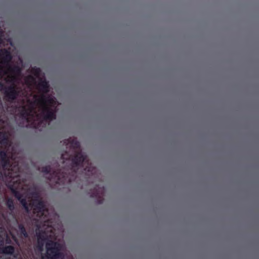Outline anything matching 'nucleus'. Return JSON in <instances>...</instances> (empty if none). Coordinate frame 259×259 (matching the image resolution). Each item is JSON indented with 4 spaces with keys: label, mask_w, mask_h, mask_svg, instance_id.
<instances>
[{
    "label": "nucleus",
    "mask_w": 259,
    "mask_h": 259,
    "mask_svg": "<svg viewBox=\"0 0 259 259\" xmlns=\"http://www.w3.org/2000/svg\"><path fill=\"white\" fill-rule=\"evenodd\" d=\"M41 107V111L38 113L35 103L32 102L27 109L24 108V116L30 127L39 128L44 121H51L56 118L57 101L50 95L42 94L36 100Z\"/></svg>",
    "instance_id": "nucleus-1"
},
{
    "label": "nucleus",
    "mask_w": 259,
    "mask_h": 259,
    "mask_svg": "<svg viewBox=\"0 0 259 259\" xmlns=\"http://www.w3.org/2000/svg\"><path fill=\"white\" fill-rule=\"evenodd\" d=\"M65 143H69L72 151L74 155L65 151L61 154V159L62 160L63 164L66 163L73 175H76L79 167H83V172L86 176V178H90L93 176L96 172V168L93 166L92 163L87 159V155L83 154L81 151H77L80 149V143L76 140L68 139L66 141Z\"/></svg>",
    "instance_id": "nucleus-2"
},
{
    "label": "nucleus",
    "mask_w": 259,
    "mask_h": 259,
    "mask_svg": "<svg viewBox=\"0 0 259 259\" xmlns=\"http://www.w3.org/2000/svg\"><path fill=\"white\" fill-rule=\"evenodd\" d=\"M28 197L30 199V203L28 204L25 199L22 200V204L27 212L31 209L36 217L40 221L45 223L49 221V212L45 202L40 197L38 192L33 187L29 188L27 191Z\"/></svg>",
    "instance_id": "nucleus-3"
},
{
    "label": "nucleus",
    "mask_w": 259,
    "mask_h": 259,
    "mask_svg": "<svg viewBox=\"0 0 259 259\" xmlns=\"http://www.w3.org/2000/svg\"><path fill=\"white\" fill-rule=\"evenodd\" d=\"M0 178L6 183V185L16 198V164H11L5 150L0 151Z\"/></svg>",
    "instance_id": "nucleus-4"
},
{
    "label": "nucleus",
    "mask_w": 259,
    "mask_h": 259,
    "mask_svg": "<svg viewBox=\"0 0 259 259\" xmlns=\"http://www.w3.org/2000/svg\"><path fill=\"white\" fill-rule=\"evenodd\" d=\"M64 166L62 168H58L55 170H52L50 165L44 166L41 168V171L46 174L50 175V180H54L56 184L64 185L69 184L76 178V175H73L69 170L68 166L63 164Z\"/></svg>",
    "instance_id": "nucleus-5"
},
{
    "label": "nucleus",
    "mask_w": 259,
    "mask_h": 259,
    "mask_svg": "<svg viewBox=\"0 0 259 259\" xmlns=\"http://www.w3.org/2000/svg\"><path fill=\"white\" fill-rule=\"evenodd\" d=\"M62 245L56 241L48 240L46 243L47 257L48 259H64V254L61 251Z\"/></svg>",
    "instance_id": "nucleus-6"
},
{
    "label": "nucleus",
    "mask_w": 259,
    "mask_h": 259,
    "mask_svg": "<svg viewBox=\"0 0 259 259\" xmlns=\"http://www.w3.org/2000/svg\"><path fill=\"white\" fill-rule=\"evenodd\" d=\"M0 91L4 94V99L8 102H11L16 99V90L14 88L9 86L6 87L0 81Z\"/></svg>",
    "instance_id": "nucleus-7"
},
{
    "label": "nucleus",
    "mask_w": 259,
    "mask_h": 259,
    "mask_svg": "<svg viewBox=\"0 0 259 259\" xmlns=\"http://www.w3.org/2000/svg\"><path fill=\"white\" fill-rule=\"evenodd\" d=\"M104 193V187L100 186L99 185H96L94 189L91 192H89L90 197L96 198L98 204H102L103 203Z\"/></svg>",
    "instance_id": "nucleus-8"
},
{
    "label": "nucleus",
    "mask_w": 259,
    "mask_h": 259,
    "mask_svg": "<svg viewBox=\"0 0 259 259\" xmlns=\"http://www.w3.org/2000/svg\"><path fill=\"white\" fill-rule=\"evenodd\" d=\"M39 91L43 94H47L49 91V84L46 79H40L37 84Z\"/></svg>",
    "instance_id": "nucleus-9"
},
{
    "label": "nucleus",
    "mask_w": 259,
    "mask_h": 259,
    "mask_svg": "<svg viewBox=\"0 0 259 259\" xmlns=\"http://www.w3.org/2000/svg\"><path fill=\"white\" fill-rule=\"evenodd\" d=\"M0 58L5 62H8L12 59L10 52L5 49L0 50Z\"/></svg>",
    "instance_id": "nucleus-10"
},
{
    "label": "nucleus",
    "mask_w": 259,
    "mask_h": 259,
    "mask_svg": "<svg viewBox=\"0 0 259 259\" xmlns=\"http://www.w3.org/2000/svg\"><path fill=\"white\" fill-rule=\"evenodd\" d=\"M25 83L30 88H31L36 83V79L34 76L31 75H27L24 79Z\"/></svg>",
    "instance_id": "nucleus-11"
},
{
    "label": "nucleus",
    "mask_w": 259,
    "mask_h": 259,
    "mask_svg": "<svg viewBox=\"0 0 259 259\" xmlns=\"http://www.w3.org/2000/svg\"><path fill=\"white\" fill-rule=\"evenodd\" d=\"M9 143V139L7 133L0 132V144L3 146H7Z\"/></svg>",
    "instance_id": "nucleus-12"
},
{
    "label": "nucleus",
    "mask_w": 259,
    "mask_h": 259,
    "mask_svg": "<svg viewBox=\"0 0 259 259\" xmlns=\"http://www.w3.org/2000/svg\"><path fill=\"white\" fill-rule=\"evenodd\" d=\"M0 251L3 254H12L14 251V248L12 246H3L0 247Z\"/></svg>",
    "instance_id": "nucleus-13"
},
{
    "label": "nucleus",
    "mask_w": 259,
    "mask_h": 259,
    "mask_svg": "<svg viewBox=\"0 0 259 259\" xmlns=\"http://www.w3.org/2000/svg\"><path fill=\"white\" fill-rule=\"evenodd\" d=\"M17 227L20 231L21 234L25 238L28 237V235L24 228V227L22 225H20L18 224V221L17 220Z\"/></svg>",
    "instance_id": "nucleus-14"
},
{
    "label": "nucleus",
    "mask_w": 259,
    "mask_h": 259,
    "mask_svg": "<svg viewBox=\"0 0 259 259\" xmlns=\"http://www.w3.org/2000/svg\"><path fill=\"white\" fill-rule=\"evenodd\" d=\"M41 70L37 67H33L31 68V72L36 77H38L41 74Z\"/></svg>",
    "instance_id": "nucleus-15"
},
{
    "label": "nucleus",
    "mask_w": 259,
    "mask_h": 259,
    "mask_svg": "<svg viewBox=\"0 0 259 259\" xmlns=\"http://www.w3.org/2000/svg\"><path fill=\"white\" fill-rule=\"evenodd\" d=\"M6 205L9 208V210L13 211L14 209V205L13 200L11 198H8L6 200Z\"/></svg>",
    "instance_id": "nucleus-16"
},
{
    "label": "nucleus",
    "mask_w": 259,
    "mask_h": 259,
    "mask_svg": "<svg viewBox=\"0 0 259 259\" xmlns=\"http://www.w3.org/2000/svg\"><path fill=\"white\" fill-rule=\"evenodd\" d=\"M46 239L44 237H41V236H38L37 243H38V246L40 250L42 249V248L44 246L45 241L46 240Z\"/></svg>",
    "instance_id": "nucleus-17"
},
{
    "label": "nucleus",
    "mask_w": 259,
    "mask_h": 259,
    "mask_svg": "<svg viewBox=\"0 0 259 259\" xmlns=\"http://www.w3.org/2000/svg\"><path fill=\"white\" fill-rule=\"evenodd\" d=\"M17 85H18V83H19V78L18 77H19V75L20 74V72H21V69H20V67L18 65H17ZM19 92H20L19 88L17 86V97L19 95Z\"/></svg>",
    "instance_id": "nucleus-18"
},
{
    "label": "nucleus",
    "mask_w": 259,
    "mask_h": 259,
    "mask_svg": "<svg viewBox=\"0 0 259 259\" xmlns=\"http://www.w3.org/2000/svg\"><path fill=\"white\" fill-rule=\"evenodd\" d=\"M4 239V237L0 235V247L4 245L5 241Z\"/></svg>",
    "instance_id": "nucleus-19"
},
{
    "label": "nucleus",
    "mask_w": 259,
    "mask_h": 259,
    "mask_svg": "<svg viewBox=\"0 0 259 259\" xmlns=\"http://www.w3.org/2000/svg\"><path fill=\"white\" fill-rule=\"evenodd\" d=\"M19 171V164H18V162L17 161V188L18 187V185L20 184L19 179V175L18 174Z\"/></svg>",
    "instance_id": "nucleus-20"
},
{
    "label": "nucleus",
    "mask_w": 259,
    "mask_h": 259,
    "mask_svg": "<svg viewBox=\"0 0 259 259\" xmlns=\"http://www.w3.org/2000/svg\"><path fill=\"white\" fill-rule=\"evenodd\" d=\"M17 256H18V255L19 254V251L18 250V247L19 246V243L18 241H17Z\"/></svg>",
    "instance_id": "nucleus-21"
},
{
    "label": "nucleus",
    "mask_w": 259,
    "mask_h": 259,
    "mask_svg": "<svg viewBox=\"0 0 259 259\" xmlns=\"http://www.w3.org/2000/svg\"><path fill=\"white\" fill-rule=\"evenodd\" d=\"M17 200H19L20 199V193H19V192L18 191H17Z\"/></svg>",
    "instance_id": "nucleus-22"
},
{
    "label": "nucleus",
    "mask_w": 259,
    "mask_h": 259,
    "mask_svg": "<svg viewBox=\"0 0 259 259\" xmlns=\"http://www.w3.org/2000/svg\"><path fill=\"white\" fill-rule=\"evenodd\" d=\"M13 71L14 73H15L16 72V65H14V67L13 68Z\"/></svg>",
    "instance_id": "nucleus-23"
},
{
    "label": "nucleus",
    "mask_w": 259,
    "mask_h": 259,
    "mask_svg": "<svg viewBox=\"0 0 259 259\" xmlns=\"http://www.w3.org/2000/svg\"><path fill=\"white\" fill-rule=\"evenodd\" d=\"M13 238L14 241L16 242V237L15 236H13Z\"/></svg>",
    "instance_id": "nucleus-24"
},
{
    "label": "nucleus",
    "mask_w": 259,
    "mask_h": 259,
    "mask_svg": "<svg viewBox=\"0 0 259 259\" xmlns=\"http://www.w3.org/2000/svg\"><path fill=\"white\" fill-rule=\"evenodd\" d=\"M17 61H18V60H20V58L19 56H18V55H17Z\"/></svg>",
    "instance_id": "nucleus-25"
},
{
    "label": "nucleus",
    "mask_w": 259,
    "mask_h": 259,
    "mask_svg": "<svg viewBox=\"0 0 259 259\" xmlns=\"http://www.w3.org/2000/svg\"><path fill=\"white\" fill-rule=\"evenodd\" d=\"M15 79H16V78H15V77L14 76V78H13V80H14V82H15Z\"/></svg>",
    "instance_id": "nucleus-26"
},
{
    "label": "nucleus",
    "mask_w": 259,
    "mask_h": 259,
    "mask_svg": "<svg viewBox=\"0 0 259 259\" xmlns=\"http://www.w3.org/2000/svg\"><path fill=\"white\" fill-rule=\"evenodd\" d=\"M16 108H15V109H14V112H16Z\"/></svg>",
    "instance_id": "nucleus-27"
},
{
    "label": "nucleus",
    "mask_w": 259,
    "mask_h": 259,
    "mask_svg": "<svg viewBox=\"0 0 259 259\" xmlns=\"http://www.w3.org/2000/svg\"><path fill=\"white\" fill-rule=\"evenodd\" d=\"M17 111H18V107L17 106Z\"/></svg>",
    "instance_id": "nucleus-28"
},
{
    "label": "nucleus",
    "mask_w": 259,
    "mask_h": 259,
    "mask_svg": "<svg viewBox=\"0 0 259 259\" xmlns=\"http://www.w3.org/2000/svg\"><path fill=\"white\" fill-rule=\"evenodd\" d=\"M2 34H3V33H0V36H1V35H2Z\"/></svg>",
    "instance_id": "nucleus-29"
}]
</instances>
